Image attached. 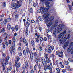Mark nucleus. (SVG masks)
<instances>
[{"mask_svg": "<svg viewBox=\"0 0 73 73\" xmlns=\"http://www.w3.org/2000/svg\"><path fill=\"white\" fill-rule=\"evenodd\" d=\"M62 29H64V26L60 24L57 27V29H55L53 33V35H56L57 34V33H59L62 31Z\"/></svg>", "mask_w": 73, "mask_h": 73, "instance_id": "f257e3e1", "label": "nucleus"}, {"mask_svg": "<svg viewBox=\"0 0 73 73\" xmlns=\"http://www.w3.org/2000/svg\"><path fill=\"white\" fill-rule=\"evenodd\" d=\"M62 37V33L59 34L58 36V38L60 39L59 41L60 42L61 44H62L64 42L66 41V35H64L63 37L61 38Z\"/></svg>", "mask_w": 73, "mask_h": 73, "instance_id": "f03ea898", "label": "nucleus"}, {"mask_svg": "<svg viewBox=\"0 0 73 73\" xmlns=\"http://www.w3.org/2000/svg\"><path fill=\"white\" fill-rule=\"evenodd\" d=\"M49 16V13H47L46 15L44 16V19L45 20V21L46 24H47L49 21H52L54 20V16H52L49 18L48 16Z\"/></svg>", "mask_w": 73, "mask_h": 73, "instance_id": "7ed1b4c3", "label": "nucleus"}, {"mask_svg": "<svg viewBox=\"0 0 73 73\" xmlns=\"http://www.w3.org/2000/svg\"><path fill=\"white\" fill-rule=\"evenodd\" d=\"M41 10H42V11L41 13L42 14H43V16L44 17V16H46L47 14V13H48V10H49V8H45L44 7H40Z\"/></svg>", "mask_w": 73, "mask_h": 73, "instance_id": "20e7f679", "label": "nucleus"}, {"mask_svg": "<svg viewBox=\"0 0 73 73\" xmlns=\"http://www.w3.org/2000/svg\"><path fill=\"white\" fill-rule=\"evenodd\" d=\"M9 56H8L7 58H5L4 60H3L2 63V65L3 66V70H4V66L8 65V60H9Z\"/></svg>", "mask_w": 73, "mask_h": 73, "instance_id": "39448f33", "label": "nucleus"}, {"mask_svg": "<svg viewBox=\"0 0 73 73\" xmlns=\"http://www.w3.org/2000/svg\"><path fill=\"white\" fill-rule=\"evenodd\" d=\"M58 25V20H56L55 21L54 24L50 28L51 31H53V30H54L55 29H56V27Z\"/></svg>", "mask_w": 73, "mask_h": 73, "instance_id": "423d86ee", "label": "nucleus"}, {"mask_svg": "<svg viewBox=\"0 0 73 73\" xmlns=\"http://www.w3.org/2000/svg\"><path fill=\"white\" fill-rule=\"evenodd\" d=\"M20 6H21V5L20 4H17L14 3L12 6L11 8L12 9H15L16 8H19V7Z\"/></svg>", "mask_w": 73, "mask_h": 73, "instance_id": "0eeeda50", "label": "nucleus"}, {"mask_svg": "<svg viewBox=\"0 0 73 73\" xmlns=\"http://www.w3.org/2000/svg\"><path fill=\"white\" fill-rule=\"evenodd\" d=\"M10 52L11 54H12V53H15L16 52L15 48L14 47H10Z\"/></svg>", "mask_w": 73, "mask_h": 73, "instance_id": "6e6552de", "label": "nucleus"}, {"mask_svg": "<svg viewBox=\"0 0 73 73\" xmlns=\"http://www.w3.org/2000/svg\"><path fill=\"white\" fill-rule=\"evenodd\" d=\"M41 61L43 64L44 66H46V65L47 63H46V62L45 59L44 58H42Z\"/></svg>", "mask_w": 73, "mask_h": 73, "instance_id": "1a4fd4ad", "label": "nucleus"}, {"mask_svg": "<svg viewBox=\"0 0 73 73\" xmlns=\"http://www.w3.org/2000/svg\"><path fill=\"white\" fill-rule=\"evenodd\" d=\"M53 68V66H51L50 65H48L47 66H45L44 67V70L46 71V69H50V68Z\"/></svg>", "mask_w": 73, "mask_h": 73, "instance_id": "9d476101", "label": "nucleus"}, {"mask_svg": "<svg viewBox=\"0 0 73 73\" xmlns=\"http://www.w3.org/2000/svg\"><path fill=\"white\" fill-rule=\"evenodd\" d=\"M15 66L17 68H20V63H18V62H15Z\"/></svg>", "mask_w": 73, "mask_h": 73, "instance_id": "9b49d317", "label": "nucleus"}, {"mask_svg": "<svg viewBox=\"0 0 73 73\" xmlns=\"http://www.w3.org/2000/svg\"><path fill=\"white\" fill-rule=\"evenodd\" d=\"M30 23H31V20H29V18L27 19V22L26 23V25H27L28 27L29 25H30Z\"/></svg>", "mask_w": 73, "mask_h": 73, "instance_id": "f8f14e48", "label": "nucleus"}, {"mask_svg": "<svg viewBox=\"0 0 73 73\" xmlns=\"http://www.w3.org/2000/svg\"><path fill=\"white\" fill-rule=\"evenodd\" d=\"M50 4H49V2L48 1H46V7H48L49 8L51 6Z\"/></svg>", "mask_w": 73, "mask_h": 73, "instance_id": "ddd939ff", "label": "nucleus"}, {"mask_svg": "<svg viewBox=\"0 0 73 73\" xmlns=\"http://www.w3.org/2000/svg\"><path fill=\"white\" fill-rule=\"evenodd\" d=\"M26 53L28 54V53H31V50H29V48H28V47H27L26 48Z\"/></svg>", "mask_w": 73, "mask_h": 73, "instance_id": "4468645a", "label": "nucleus"}, {"mask_svg": "<svg viewBox=\"0 0 73 73\" xmlns=\"http://www.w3.org/2000/svg\"><path fill=\"white\" fill-rule=\"evenodd\" d=\"M48 49H52L53 50L54 49V46L52 45L51 47V46H50V45H48Z\"/></svg>", "mask_w": 73, "mask_h": 73, "instance_id": "2eb2a0df", "label": "nucleus"}, {"mask_svg": "<svg viewBox=\"0 0 73 73\" xmlns=\"http://www.w3.org/2000/svg\"><path fill=\"white\" fill-rule=\"evenodd\" d=\"M20 60V58L18 56H17L16 58H15V62H17L18 61H19Z\"/></svg>", "mask_w": 73, "mask_h": 73, "instance_id": "dca6fc26", "label": "nucleus"}, {"mask_svg": "<svg viewBox=\"0 0 73 73\" xmlns=\"http://www.w3.org/2000/svg\"><path fill=\"white\" fill-rule=\"evenodd\" d=\"M30 58L31 60L32 61V60H33V54L32 53H31L30 54Z\"/></svg>", "mask_w": 73, "mask_h": 73, "instance_id": "f3484780", "label": "nucleus"}, {"mask_svg": "<svg viewBox=\"0 0 73 73\" xmlns=\"http://www.w3.org/2000/svg\"><path fill=\"white\" fill-rule=\"evenodd\" d=\"M52 24H53V22H50L47 24V26L48 27H50Z\"/></svg>", "mask_w": 73, "mask_h": 73, "instance_id": "a211bd4d", "label": "nucleus"}, {"mask_svg": "<svg viewBox=\"0 0 73 73\" xmlns=\"http://www.w3.org/2000/svg\"><path fill=\"white\" fill-rule=\"evenodd\" d=\"M28 62H27V61H26L25 63V66L26 68H28Z\"/></svg>", "mask_w": 73, "mask_h": 73, "instance_id": "6ab92c4d", "label": "nucleus"}, {"mask_svg": "<svg viewBox=\"0 0 73 73\" xmlns=\"http://www.w3.org/2000/svg\"><path fill=\"white\" fill-rule=\"evenodd\" d=\"M59 64L60 67L62 68H64V65H62V62H60L59 63Z\"/></svg>", "mask_w": 73, "mask_h": 73, "instance_id": "aec40b11", "label": "nucleus"}, {"mask_svg": "<svg viewBox=\"0 0 73 73\" xmlns=\"http://www.w3.org/2000/svg\"><path fill=\"white\" fill-rule=\"evenodd\" d=\"M32 46L33 47V50H35V49L36 48V47H37V46H36L34 44V45H32Z\"/></svg>", "mask_w": 73, "mask_h": 73, "instance_id": "412c9836", "label": "nucleus"}, {"mask_svg": "<svg viewBox=\"0 0 73 73\" xmlns=\"http://www.w3.org/2000/svg\"><path fill=\"white\" fill-rule=\"evenodd\" d=\"M5 31V29L3 28L1 30H0V33H4Z\"/></svg>", "mask_w": 73, "mask_h": 73, "instance_id": "4be33fe9", "label": "nucleus"}, {"mask_svg": "<svg viewBox=\"0 0 73 73\" xmlns=\"http://www.w3.org/2000/svg\"><path fill=\"white\" fill-rule=\"evenodd\" d=\"M13 43H15V42L16 41V37L15 36L13 37Z\"/></svg>", "mask_w": 73, "mask_h": 73, "instance_id": "5701e85b", "label": "nucleus"}, {"mask_svg": "<svg viewBox=\"0 0 73 73\" xmlns=\"http://www.w3.org/2000/svg\"><path fill=\"white\" fill-rule=\"evenodd\" d=\"M68 45H69V42H67L64 43V45L65 47H67V46H68Z\"/></svg>", "mask_w": 73, "mask_h": 73, "instance_id": "b1692460", "label": "nucleus"}, {"mask_svg": "<svg viewBox=\"0 0 73 73\" xmlns=\"http://www.w3.org/2000/svg\"><path fill=\"white\" fill-rule=\"evenodd\" d=\"M67 38H66V41H67V39H69L70 38V34H68L67 36Z\"/></svg>", "mask_w": 73, "mask_h": 73, "instance_id": "393cba45", "label": "nucleus"}, {"mask_svg": "<svg viewBox=\"0 0 73 73\" xmlns=\"http://www.w3.org/2000/svg\"><path fill=\"white\" fill-rule=\"evenodd\" d=\"M15 29L16 31H17L19 29V26L17 25H16L15 27Z\"/></svg>", "mask_w": 73, "mask_h": 73, "instance_id": "a878e982", "label": "nucleus"}, {"mask_svg": "<svg viewBox=\"0 0 73 73\" xmlns=\"http://www.w3.org/2000/svg\"><path fill=\"white\" fill-rule=\"evenodd\" d=\"M7 22H8L7 19H4V21H3V23H4V24H5V25L6 24Z\"/></svg>", "mask_w": 73, "mask_h": 73, "instance_id": "bb28decb", "label": "nucleus"}, {"mask_svg": "<svg viewBox=\"0 0 73 73\" xmlns=\"http://www.w3.org/2000/svg\"><path fill=\"white\" fill-rule=\"evenodd\" d=\"M48 54H45V58H46V59H47V58H49L48 57Z\"/></svg>", "mask_w": 73, "mask_h": 73, "instance_id": "cd10ccee", "label": "nucleus"}, {"mask_svg": "<svg viewBox=\"0 0 73 73\" xmlns=\"http://www.w3.org/2000/svg\"><path fill=\"white\" fill-rule=\"evenodd\" d=\"M7 28L9 30H10V29H11V25H10V24H8V25Z\"/></svg>", "mask_w": 73, "mask_h": 73, "instance_id": "c85d7f7f", "label": "nucleus"}, {"mask_svg": "<svg viewBox=\"0 0 73 73\" xmlns=\"http://www.w3.org/2000/svg\"><path fill=\"white\" fill-rule=\"evenodd\" d=\"M26 35V36H27L28 35V29H27L25 32Z\"/></svg>", "mask_w": 73, "mask_h": 73, "instance_id": "c756f323", "label": "nucleus"}, {"mask_svg": "<svg viewBox=\"0 0 73 73\" xmlns=\"http://www.w3.org/2000/svg\"><path fill=\"white\" fill-rule=\"evenodd\" d=\"M35 40H36V42H37L38 44V43H39V40L38 39L36 38Z\"/></svg>", "mask_w": 73, "mask_h": 73, "instance_id": "7c9ffc66", "label": "nucleus"}, {"mask_svg": "<svg viewBox=\"0 0 73 73\" xmlns=\"http://www.w3.org/2000/svg\"><path fill=\"white\" fill-rule=\"evenodd\" d=\"M29 11L30 13H31L33 12V9H32V8H31L30 9Z\"/></svg>", "mask_w": 73, "mask_h": 73, "instance_id": "2f4dec72", "label": "nucleus"}, {"mask_svg": "<svg viewBox=\"0 0 73 73\" xmlns=\"http://www.w3.org/2000/svg\"><path fill=\"white\" fill-rule=\"evenodd\" d=\"M68 60H69V61L72 62H73V60H72V59H71L70 58H68Z\"/></svg>", "mask_w": 73, "mask_h": 73, "instance_id": "473e14b6", "label": "nucleus"}, {"mask_svg": "<svg viewBox=\"0 0 73 73\" xmlns=\"http://www.w3.org/2000/svg\"><path fill=\"white\" fill-rule=\"evenodd\" d=\"M46 61L47 63H49L50 62V60H49V58H48L47 59H46Z\"/></svg>", "mask_w": 73, "mask_h": 73, "instance_id": "72a5a7b5", "label": "nucleus"}, {"mask_svg": "<svg viewBox=\"0 0 73 73\" xmlns=\"http://www.w3.org/2000/svg\"><path fill=\"white\" fill-rule=\"evenodd\" d=\"M68 7L69 8V9H70V10H71L72 8V6H71L69 5H68Z\"/></svg>", "mask_w": 73, "mask_h": 73, "instance_id": "f704fd0d", "label": "nucleus"}, {"mask_svg": "<svg viewBox=\"0 0 73 73\" xmlns=\"http://www.w3.org/2000/svg\"><path fill=\"white\" fill-rule=\"evenodd\" d=\"M35 61L36 62L37 64H38V59H37V58H35Z\"/></svg>", "mask_w": 73, "mask_h": 73, "instance_id": "c9c22d12", "label": "nucleus"}, {"mask_svg": "<svg viewBox=\"0 0 73 73\" xmlns=\"http://www.w3.org/2000/svg\"><path fill=\"white\" fill-rule=\"evenodd\" d=\"M10 17H10H10H9V18H8L7 19L8 22V21H11V18H10Z\"/></svg>", "mask_w": 73, "mask_h": 73, "instance_id": "e433bc0d", "label": "nucleus"}, {"mask_svg": "<svg viewBox=\"0 0 73 73\" xmlns=\"http://www.w3.org/2000/svg\"><path fill=\"white\" fill-rule=\"evenodd\" d=\"M31 44L32 45V46L35 45V42H34L33 40H32L31 42Z\"/></svg>", "mask_w": 73, "mask_h": 73, "instance_id": "4c0bfd02", "label": "nucleus"}, {"mask_svg": "<svg viewBox=\"0 0 73 73\" xmlns=\"http://www.w3.org/2000/svg\"><path fill=\"white\" fill-rule=\"evenodd\" d=\"M6 3L5 2H4L3 3V7H6Z\"/></svg>", "mask_w": 73, "mask_h": 73, "instance_id": "58836bf2", "label": "nucleus"}, {"mask_svg": "<svg viewBox=\"0 0 73 73\" xmlns=\"http://www.w3.org/2000/svg\"><path fill=\"white\" fill-rule=\"evenodd\" d=\"M20 42H23V39L22 38H20Z\"/></svg>", "mask_w": 73, "mask_h": 73, "instance_id": "ea45409f", "label": "nucleus"}, {"mask_svg": "<svg viewBox=\"0 0 73 73\" xmlns=\"http://www.w3.org/2000/svg\"><path fill=\"white\" fill-rule=\"evenodd\" d=\"M64 63L65 64V65H68V64H69V62H68L67 61H65Z\"/></svg>", "mask_w": 73, "mask_h": 73, "instance_id": "a19ab883", "label": "nucleus"}, {"mask_svg": "<svg viewBox=\"0 0 73 73\" xmlns=\"http://www.w3.org/2000/svg\"><path fill=\"white\" fill-rule=\"evenodd\" d=\"M50 70V73H52L53 72V71H52V68H50L49 69Z\"/></svg>", "mask_w": 73, "mask_h": 73, "instance_id": "79ce46f5", "label": "nucleus"}, {"mask_svg": "<svg viewBox=\"0 0 73 73\" xmlns=\"http://www.w3.org/2000/svg\"><path fill=\"white\" fill-rule=\"evenodd\" d=\"M27 42L26 39H25V38H24L23 39V42L24 43H25V42Z\"/></svg>", "mask_w": 73, "mask_h": 73, "instance_id": "37998d69", "label": "nucleus"}, {"mask_svg": "<svg viewBox=\"0 0 73 73\" xmlns=\"http://www.w3.org/2000/svg\"><path fill=\"white\" fill-rule=\"evenodd\" d=\"M38 50H40V51H41V50H42V48L41 47H39L38 48Z\"/></svg>", "mask_w": 73, "mask_h": 73, "instance_id": "c03bdc74", "label": "nucleus"}, {"mask_svg": "<svg viewBox=\"0 0 73 73\" xmlns=\"http://www.w3.org/2000/svg\"><path fill=\"white\" fill-rule=\"evenodd\" d=\"M2 56L3 57H5L6 56V54H4V53H2Z\"/></svg>", "mask_w": 73, "mask_h": 73, "instance_id": "a18cd8bd", "label": "nucleus"}, {"mask_svg": "<svg viewBox=\"0 0 73 73\" xmlns=\"http://www.w3.org/2000/svg\"><path fill=\"white\" fill-rule=\"evenodd\" d=\"M62 34L63 35H65V34H66V31L65 30H64L63 31V33Z\"/></svg>", "mask_w": 73, "mask_h": 73, "instance_id": "49530a36", "label": "nucleus"}, {"mask_svg": "<svg viewBox=\"0 0 73 73\" xmlns=\"http://www.w3.org/2000/svg\"><path fill=\"white\" fill-rule=\"evenodd\" d=\"M38 19L39 20L41 21L42 19V17L40 16L38 17Z\"/></svg>", "mask_w": 73, "mask_h": 73, "instance_id": "de8ad7c7", "label": "nucleus"}, {"mask_svg": "<svg viewBox=\"0 0 73 73\" xmlns=\"http://www.w3.org/2000/svg\"><path fill=\"white\" fill-rule=\"evenodd\" d=\"M18 55L20 56H22V53L21 52H19L18 53Z\"/></svg>", "mask_w": 73, "mask_h": 73, "instance_id": "09e8293b", "label": "nucleus"}, {"mask_svg": "<svg viewBox=\"0 0 73 73\" xmlns=\"http://www.w3.org/2000/svg\"><path fill=\"white\" fill-rule=\"evenodd\" d=\"M15 46V43H13V44L12 45V47H12V48H13V47H14Z\"/></svg>", "mask_w": 73, "mask_h": 73, "instance_id": "8fccbe9b", "label": "nucleus"}, {"mask_svg": "<svg viewBox=\"0 0 73 73\" xmlns=\"http://www.w3.org/2000/svg\"><path fill=\"white\" fill-rule=\"evenodd\" d=\"M21 49V47H19L18 48V51H20Z\"/></svg>", "mask_w": 73, "mask_h": 73, "instance_id": "3c124183", "label": "nucleus"}, {"mask_svg": "<svg viewBox=\"0 0 73 73\" xmlns=\"http://www.w3.org/2000/svg\"><path fill=\"white\" fill-rule=\"evenodd\" d=\"M33 6H34V7H36L37 6V5L36 3H34L33 4Z\"/></svg>", "mask_w": 73, "mask_h": 73, "instance_id": "603ef678", "label": "nucleus"}, {"mask_svg": "<svg viewBox=\"0 0 73 73\" xmlns=\"http://www.w3.org/2000/svg\"><path fill=\"white\" fill-rule=\"evenodd\" d=\"M48 52L49 53H52V51H51V50L50 49H49L48 50Z\"/></svg>", "mask_w": 73, "mask_h": 73, "instance_id": "864d4df0", "label": "nucleus"}, {"mask_svg": "<svg viewBox=\"0 0 73 73\" xmlns=\"http://www.w3.org/2000/svg\"><path fill=\"white\" fill-rule=\"evenodd\" d=\"M40 12H41V10H40V9H38L37 11V12L38 13H40Z\"/></svg>", "mask_w": 73, "mask_h": 73, "instance_id": "5fc2aeb1", "label": "nucleus"}, {"mask_svg": "<svg viewBox=\"0 0 73 73\" xmlns=\"http://www.w3.org/2000/svg\"><path fill=\"white\" fill-rule=\"evenodd\" d=\"M7 36V33H4V34L3 35V37H5Z\"/></svg>", "mask_w": 73, "mask_h": 73, "instance_id": "6e6d98bb", "label": "nucleus"}, {"mask_svg": "<svg viewBox=\"0 0 73 73\" xmlns=\"http://www.w3.org/2000/svg\"><path fill=\"white\" fill-rule=\"evenodd\" d=\"M37 68V66H36V65H35L34 67V69L35 70H36V68Z\"/></svg>", "mask_w": 73, "mask_h": 73, "instance_id": "4d7b16f0", "label": "nucleus"}, {"mask_svg": "<svg viewBox=\"0 0 73 73\" xmlns=\"http://www.w3.org/2000/svg\"><path fill=\"white\" fill-rule=\"evenodd\" d=\"M44 40L45 41H47V38H46V37H44Z\"/></svg>", "mask_w": 73, "mask_h": 73, "instance_id": "13d9d810", "label": "nucleus"}, {"mask_svg": "<svg viewBox=\"0 0 73 73\" xmlns=\"http://www.w3.org/2000/svg\"><path fill=\"white\" fill-rule=\"evenodd\" d=\"M15 27H12L11 28V29L12 31H14V30H15Z\"/></svg>", "mask_w": 73, "mask_h": 73, "instance_id": "bf43d9fd", "label": "nucleus"}, {"mask_svg": "<svg viewBox=\"0 0 73 73\" xmlns=\"http://www.w3.org/2000/svg\"><path fill=\"white\" fill-rule=\"evenodd\" d=\"M56 70H57V72H60V69H59V68H56Z\"/></svg>", "mask_w": 73, "mask_h": 73, "instance_id": "052dcab7", "label": "nucleus"}, {"mask_svg": "<svg viewBox=\"0 0 73 73\" xmlns=\"http://www.w3.org/2000/svg\"><path fill=\"white\" fill-rule=\"evenodd\" d=\"M60 54V52H57L56 53V55H58V54Z\"/></svg>", "mask_w": 73, "mask_h": 73, "instance_id": "680f3d73", "label": "nucleus"}, {"mask_svg": "<svg viewBox=\"0 0 73 73\" xmlns=\"http://www.w3.org/2000/svg\"><path fill=\"white\" fill-rule=\"evenodd\" d=\"M46 36H47V37H48V38L50 37L51 36L50 35L48 34H46Z\"/></svg>", "mask_w": 73, "mask_h": 73, "instance_id": "e2e57ef3", "label": "nucleus"}, {"mask_svg": "<svg viewBox=\"0 0 73 73\" xmlns=\"http://www.w3.org/2000/svg\"><path fill=\"white\" fill-rule=\"evenodd\" d=\"M62 72L63 73H65L66 72V69L63 70Z\"/></svg>", "mask_w": 73, "mask_h": 73, "instance_id": "0e129e2a", "label": "nucleus"}, {"mask_svg": "<svg viewBox=\"0 0 73 73\" xmlns=\"http://www.w3.org/2000/svg\"><path fill=\"white\" fill-rule=\"evenodd\" d=\"M24 43H25V46H28V44L27 42H26Z\"/></svg>", "mask_w": 73, "mask_h": 73, "instance_id": "69168bd1", "label": "nucleus"}, {"mask_svg": "<svg viewBox=\"0 0 73 73\" xmlns=\"http://www.w3.org/2000/svg\"><path fill=\"white\" fill-rule=\"evenodd\" d=\"M67 69H70V66H67Z\"/></svg>", "mask_w": 73, "mask_h": 73, "instance_id": "338daca9", "label": "nucleus"}, {"mask_svg": "<svg viewBox=\"0 0 73 73\" xmlns=\"http://www.w3.org/2000/svg\"><path fill=\"white\" fill-rule=\"evenodd\" d=\"M31 73H34V71L32 69L31 70Z\"/></svg>", "mask_w": 73, "mask_h": 73, "instance_id": "774afa93", "label": "nucleus"}]
</instances>
